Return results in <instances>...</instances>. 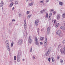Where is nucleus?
<instances>
[{
    "label": "nucleus",
    "instance_id": "f257e3e1",
    "mask_svg": "<svg viewBox=\"0 0 65 65\" xmlns=\"http://www.w3.org/2000/svg\"><path fill=\"white\" fill-rule=\"evenodd\" d=\"M6 44V47L8 51H10V48H9V43L8 40H6L5 41Z\"/></svg>",
    "mask_w": 65,
    "mask_h": 65
},
{
    "label": "nucleus",
    "instance_id": "f03ea898",
    "mask_svg": "<svg viewBox=\"0 0 65 65\" xmlns=\"http://www.w3.org/2000/svg\"><path fill=\"white\" fill-rule=\"evenodd\" d=\"M56 34L57 35H58L59 37H62L63 35L61 34V31L60 30H59L57 31L56 32Z\"/></svg>",
    "mask_w": 65,
    "mask_h": 65
},
{
    "label": "nucleus",
    "instance_id": "7ed1b4c3",
    "mask_svg": "<svg viewBox=\"0 0 65 65\" xmlns=\"http://www.w3.org/2000/svg\"><path fill=\"white\" fill-rule=\"evenodd\" d=\"M35 42L36 44L37 45H39V42H38V39L37 38V37H35Z\"/></svg>",
    "mask_w": 65,
    "mask_h": 65
},
{
    "label": "nucleus",
    "instance_id": "20e7f679",
    "mask_svg": "<svg viewBox=\"0 0 65 65\" xmlns=\"http://www.w3.org/2000/svg\"><path fill=\"white\" fill-rule=\"evenodd\" d=\"M23 43V40L22 39H20L18 41V43L19 45H20L22 44Z\"/></svg>",
    "mask_w": 65,
    "mask_h": 65
},
{
    "label": "nucleus",
    "instance_id": "39448f33",
    "mask_svg": "<svg viewBox=\"0 0 65 65\" xmlns=\"http://www.w3.org/2000/svg\"><path fill=\"white\" fill-rule=\"evenodd\" d=\"M50 29H51V27L49 26V27L47 28V35H49V34H50Z\"/></svg>",
    "mask_w": 65,
    "mask_h": 65
},
{
    "label": "nucleus",
    "instance_id": "423d86ee",
    "mask_svg": "<svg viewBox=\"0 0 65 65\" xmlns=\"http://www.w3.org/2000/svg\"><path fill=\"white\" fill-rule=\"evenodd\" d=\"M28 42L30 44H31V42H32V39H31V37L30 36H29V37L28 39Z\"/></svg>",
    "mask_w": 65,
    "mask_h": 65
},
{
    "label": "nucleus",
    "instance_id": "0eeeda50",
    "mask_svg": "<svg viewBox=\"0 0 65 65\" xmlns=\"http://www.w3.org/2000/svg\"><path fill=\"white\" fill-rule=\"evenodd\" d=\"M3 5H4V3L3 2V1H2L1 3L0 4V7H2V6H3Z\"/></svg>",
    "mask_w": 65,
    "mask_h": 65
},
{
    "label": "nucleus",
    "instance_id": "6e6552de",
    "mask_svg": "<svg viewBox=\"0 0 65 65\" xmlns=\"http://www.w3.org/2000/svg\"><path fill=\"white\" fill-rule=\"evenodd\" d=\"M60 52L61 54H64V55H65V52L63 50L60 49Z\"/></svg>",
    "mask_w": 65,
    "mask_h": 65
},
{
    "label": "nucleus",
    "instance_id": "1a4fd4ad",
    "mask_svg": "<svg viewBox=\"0 0 65 65\" xmlns=\"http://www.w3.org/2000/svg\"><path fill=\"white\" fill-rule=\"evenodd\" d=\"M51 51H52V49L50 47L48 48V52H47V54H50Z\"/></svg>",
    "mask_w": 65,
    "mask_h": 65
},
{
    "label": "nucleus",
    "instance_id": "9d476101",
    "mask_svg": "<svg viewBox=\"0 0 65 65\" xmlns=\"http://www.w3.org/2000/svg\"><path fill=\"white\" fill-rule=\"evenodd\" d=\"M61 16V15L60 14H58L57 15V20H59V19L60 18V16Z\"/></svg>",
    "mask_w": 65,
    "mask_h": 65
},
{
    "label": "nucleus",
    "instance_id": "9b49d317",
    "mask_svg": "<svg viewBox=\"0 0 65 65\" xmlns=\"http://www.w3.org/2000/svg\"><path fill=\"white\" fill-rule=\"evenodd\" d=\"M21 53H19L18 55L17 58H20L21 57Z\"/></svg>",
    "mask_w": 65,
    "mask_h": 65
},
{
    "label": "nucleus",
    "instance_id": "f8f14e48",
    "mask_svg": "<svg viewBox=\"0 0 65 65\" xmlns=\"http://www.w3.org/2000/svg\"><path fill=\"white\" fill-rule=\"evenodd\" d=\"M46 9H44L42 10L40 12V13H43L44 12H45V11Z\"/></svg>",
    "mask_w": 65,
    "mask_h": 65
},
{
    "label": "nucleus",
    "instance_id": "ddd939ff",
    "mask_svg": "<svg viewBox=\"0 0 65 65\" xmlns=\"http://www.w3.org/2000/svg\"><path fill=\"white\" fill-rule=\"evenodd\" d=\"M49 54H50V53H47V52L46 53H45V56H46V57L47 58V57H48Z\"/></svg>",
    "mask_w": 65,
    "mask_h": 65
},
{
    "label": "nucleus",
    "instance_id": "4468645a",
    "mask_svg": "<svg viewBox=\"0 0 65 65\" xmlns=\"http://www.w3.org/2000/svg\"><path fill=\"white\" fill-rule=\"evenodd\" d=\"M34 4V2H32L31 3H29V4L28 5L29 6H32L33 5V4Z\"/></svg>",
    "mask_w": 65,
    "mask_h": 65
},
{
    "label": "nucleus",
    "instance_id": "2eb2a0df",
    "mask_svg": "<svg viewBox=\"0 0 65 65\" xmlns=\"http://www.w3.org/2000/svg\"><path fill=\"white\" fill-rule=\"evenodd\" d=\"M13 5V3L12 2L9 5L10 7H12V5Z\"/></svg>",
    "mask_w": 65,
    "mask_h": 65
},
{
    "label": "nucleus",
    "instance_id": "dca6fc26",
    "mask_svg": "<svg viewBox=\"0 0 65 65\" xmlns=\"http://www.w3.org/2000/svg\"><path fill=\"white\" fill-rule=\"evenodd\" d=\"M24 27L25 31H26V29H27V25H24Z\"/></svg>",
    "mask_w": 65,
    "mask_h": 65
},
{
    "label": "nucleus",
    "instance_id": "f3484780",
    "mask_svg": "<svg viewBox=\"0 0 65 65\" xmlns=\"http://www.w3.org/2000/svg\"><path fill=\"white\" fill-rule=\"evenodd\" d=\"M60 29H62V30H64V29H65L64 26H61L60 27Z\"/></svg>",
    "mask_w": 65,
    "mask_h": 65
},
{
    "label": "nucleus",
    "instance_id": "a211bd4d",
    "mask_svg": "<svg viewBox=\"0 0 65 65\" xmlns=\"http://www.w3.org/2000/svg\"><path fill=\"white\" fill-rule=\"evenodd\" d=\"M38 20L37 19V20H36L35 23L36 24V25H37L38 24V22L37 21H38Z\"/></svg>",
    "mask_w": 65,
    "mask_h": 65
},
{
    "label": "nucleus",
    "instance_id": "6ab92c4d",
    "mask_svg": "<svg viewBox=\"0 0 65 65\" xmlns=\"http://www.w3.org/2000/svg\"><path fill=\"white\" fill-rule=\"evenodd\" d=\"M47 42V39L46 38L45 39V40L44 42V44H46V43Z\"/></svg>",
    "mask_w": 65,
    "mask_h": 65
},
{
    "label": "nucleus",
    "instance_id": "aec40b11",
    "mask_svg": "<svg viewBox=\"0 0 65 65\" xmlns=\"http://www.w3.org/2000/svg\"><path fill=\"white\" fill-rule=\"evenodd\" d=\"M44 37H41L40 38V40L42 41L44 40Z\"/></svg>",
    "mask_w": 65,
    "mask_h": 65
},
{
    "label": "nucleus",
    "instance_id": "412c9836",
    "mask_svg": "<svg viewBox=\"0 0 65 65\" xmlns=\"http://www.w3.org/2000/svg\"><path fill=\"white\" fill-rule=\"evenodd\" d=\"M48 14L47 13H46V18H48Z\"/></svg>",
    "mask_w": 65,
    "mask_h": 65
},
{
    "label": "nucleus",
    "instance_id": "4be33fe9",
    "mask_svg": "<svg viewBox=\"0 0 65 65\" xmlns=\"http://www.w3.org/2000/svg\"><path fill=\"white\" fill-rule=\"evenodd\" d=\"M14 43L12 41L11 45V46H13V45Z\"/></svg>",
    "mask_w": 65,
    "mask_h": 65
},
{
    "label": "nucleus",
    "instance_id": "5701e85b",
    "mask_svg": "<svg viewBox=\"0 0 65 65\" xmlns=\"http://www.w3.org/2000/svg\"><path fill=\"white\" fill-rule=\"evenodd\" d=\"M31 15L29 14L28 15V17H27V18H28V19H29L30 17H31Z\"/></svg>",
    "mask_w": 65,
    "mask_h": 65
},
{
    "label": "nucleus",
    "instance_id": "b1692460",
    "mask_svg": "<svg viewBox=\"0 0 65 65\" xmlns=\"http://www.w3.org/2000/svg\"><path fill=\"white\" fill-rule=\"evenodd\" d=\"M17 59L18 62H20V58H18L17 57Z\"/></svg>",
    "mask_w": 65,
    "mask_h": 65
},
{
    "label": "nucleus",
    "instance_id": "393cba45",
    "mask_svg": "<svg viewBox=\"0 0 65 65\" xmlns=\"http://www.w3.org/2000/svg\"><path fill=\"white\" fill-rule=\"evenodd\" d=\"M24 25H27V23H26V19L24 20Z\"/></svg>",
    "mask_w": 65,
    "mask_h": 65
},
{
    "label": "nucleus",
    "instance_id": "a878e982",
    "mask_svg": "<svg viewBox=\"0 0 65 65\" xmlns=\"http://www.w3.org/2000/svg\"><path fill=\"white\" fill-rule=\"evenodd\" d=\"M8 32L9 34H11V31H10V30H8Z\"/></svg>",
    "mask_w": 65,
    "mask_h": 65
},
{
    "label": "nucleus",
    "instance_id": "bb28decb",
    "mask_svg": "<svg viewBox=\"0 0 65 65\" xmlns=\"http://www.w3.org/2000/svg\"><path fill=\"white\" fill-rule=\"evenodd\" d=\"M29 13H30L29 11H27V12H26L27 14H29Z\"/></svg>",
    "mask_w": 65,
    "mask_h": 65
},
{
    "label": "nucleus",
    "instance_id": "cd10ccee",
    "mask_svg": "<svg viewBox=\"0 0 65 65\" xmlns=\"http://www.w3.org/2000/svg\"><path fill=\"white\" fill-rule=\"evenodd\" d=\"M44 47H46V44H44Z\"/></svg>",
    "mask_w": 65,
    "mask_h": 65
},
{
    "label": "nucleus",
    "instance_id": "c85d7f7f",
    "mask_svg": "<svg viewBox=\"0 0 65 65\" xmlns=\"http://www.w3.org/2000/svg\"><path fill=\"white\" fill-rule=\"evenodd\" d=\"M58 26H59V24H56V25L55 26L56 28H57V27Z\"/></svg>",
    "mask_w": 65,
    "mask_h": 65
},
{
    "label": "nucleus",
    "instance_id": "c756f323",
    "mask_svg": "<svg viewBox=\"0 0 65 65\" xmlns=\"http://www.w3.org/2000/svg\"><path fill=\"white\" fill-rule=\"evenodd\" d=\"M18 2L17 1H15V4H18Z\"/></svg>",
    "mask_w": 65,
    "mask_h": 65
},
{
    "label": "nucleus",
    "instance_id": "7c9ffc66",
    "mask_svg": "<svg viewBox=\"0 0 65 65\" xmlns=\"http://www.w3.org/2000/svg\"><path fill=\"white\" fill-rule=\"evenodd\" d=\"M59 4H60V5H61V6H62V5H63V4H62V2H60Z\"/></svg>",
    "mask_w": 65,
    "mask_h": 65
},
{
    "label": "nucleus",
    "instance_id": "2f4dec72",
    "mask_svg": "<svg viewBox=\"0 0 65 65\" xmlns=\"http://www.w3.org/2000/svg\"><path fill=\"white\" fill-rule=\"evenodd\" d=\"M14 60H17V57H16V56H15L14 57Z\"/></svg>",
    "mask_w": 65,
    "mask_h": 65
},
{
    "label": "nucleus",
    "instance_id": "473e14b6",
    "mask_svg": "<svg viewBox=\"0 0 65 65\" xmlns=\"http://www.w3.org/2000/svg\"><path fill=\"white\" fill-rule=\"evenodd\" d=\"M50 60H51V58H50V57H49V58H48V61H49V62H50Z\"/></svg>",
    "mask_w": 65,
    "mask_h": 65
},
{
    "label": "nucleus",
    "instance_id": "72a5a7b5",
    "mask_svg": "<svg viewBox=\"0 0 65 65\" xmlns=\"http://www.w3.org/2000/svg\"><path fill=\"white\" fill-rule=\"evenodd\" d=\"M60 61L61 63H63V60H61V59H60Z\"/></svg>",
    "mask_w": 65,
    "mask_h": 65
},
{
    "label": "nucleus",
    "instance_id": "f704fd0d",
    "mask_svg": "<svg viewBox=\"0 0 65 65\" xmlns=\"http://www.w3.org/2000/svg\"><path fill=\"white\" fill-rule=\"evenodd\" d=\"M32 47H31V48L30 49V51L31 53H32Z\"/></svg>",
    "mask_w": 65,
    "mask_h": 65
},
{
    "label": "nucleus",
    "instance_id": "c9c22d12",
    "mask_svg": "<svg viewBox=\"0 0 65 65\" xmlns=\"http://www.w3.org/2000/svg\"><path fill=\"white\" fill-rule=\"evenodd\" d=\"M63 43H65V40H63L62 41Z\"/></svg>",
    "mask_w": 65,
    "mask_h": 65
},
{
    "label": "nucleus",
    "instance_id": "e433bc0d",
    "mask_svg": "<svg viewBox=\"0 0 65 65\" xmlns=\"http://www.w3.org/2000/svg\"><path fill=\"white\" fill-rule=\"evenodd\" d=\"M56 13V12L55 11H54L53 12V14H54V15H55Z\"/></svg>",
    "mask_w": 65,
    "mask_h": 65
},
{
    "label": "nucleus",
    "instance_id": "4c0bfd02",
    "mask_svg": "<svg viewBox=\"0 0 65 65\" xmlns=\"http://www.w3.org/2000/svg\"><path fill=\"white\" fill-rule=\"evenodd\" d=\"M51 59L52 60H54V59H55L54 58V57L53 56H52L51 57Z\"/></svg>",
    "mask_w": 65,
    "mask_h": 65
},
{
    "label": "nucleus",
    "instance_id": "58836bf2",
    "mask_svg": "<svg viewBox=\"0 0 65 65\" xmlns=\"http://www.w3.org/2000/svg\"><path fill=\"white\" fill-rule=\"evenodd\" d=\"M52 60L53 63H54V62H55V59Z\"/></svg>",
    "mask_w": 65,
    "mask_h": 65
},
{
    "label": "nucleus",
    "instance_id": "ea45409f",
    "mask_svg": "<svg viewBox=\"0 0 65 65\" xmlns=\"http://www.w3.org/2000/svg\"><path fill=\"white\" fill-rule=\"evenodd\" d=\"M65 15V14H62V17H64V16Z\"/></svg>",
    "mask_w": 65,
    "mask_h": 65
},
{
    "label": "nucleus",
    "instance_id": "a19ab883",
    "mask_svg": "<svg viewBox=\"0 0 65 65\" xmlns=\"http://www.w3.org/2000/svg\"><path fill=\"white\" fill-rule=\"evenodd\" d=\"M59 59H60V57L59 56H58L57 57V59L58 60H59Z\"/></svg>",
    "mask_w": 65,
    "mask_h": 65
},
{
    "label": "nucleus",
    "instance_id": "79ce46f5",
    "mask_svg": "<svg viewBox=\"0 0 65 65\" xmlns=\"http://www.w3.org/2000/svg\"><path fill=\"white\" fill-rule=\"evenodd\" d=\"M40 2L41 3H43V2L42 1V0H41Z\"/></svg>",
    "mask_w": 65,
    "mask_h": 65
},
{
    "label": "nucleus",
    "instance_id": "37998d69",
    "mask_svg": "<svg viewBox=\"0 0 65 65\" xmlns=\"http://www.w3.org/2000/svg\"><path fill=\"white\" fill-rule=\"evenodd\" d=\"M52 13H50L49 14V15H51V16H52Z\"/></svg>",
    "mask_w": 65,
    "mask_h": 65
},
{
    "label": "nucleus",
    "instance_id": "c03bdc74",
    "mask_svg": "<svg viewBox=\"0 0 65 65\" xmlns=\"http://www.w3.org/2000/svg\"><path fill=\"white\" fill-rule=\"evenodd\" d=\"M38 29H39V28H38V30H37V32H38V34H39V30H38Z\"/></svg>",
    "mask_w": 65,
    "mask_h": 65
},
{
    "label": "nucleus",
    "instance_id": "a18cd8bd",
    "mask_svg": "<svg viewBox=\"0 0 65 65\" xmlns=\"http://www.w3.org/2000/svg\"><path fill=\"white\" fill-rule=\"evenodd\" d=\"M12 22H14V21H15V20L14 19H13L12 20Z\"/></svg>",
    "mask_w": 65,
    "mask_h": 65
},
{
    "label": "nucleus",
    "instance_id": "49530a36",
    "mask_svg": "<svg viewBox=\"0 0 65 65\" xmlns=\"http://www.w3.org/2000/svg\"><path fill=\"white\" fill-rule=\"evenodd\" d=\"M14 9V7H13V8H12V10H13Z\"/></svg>",
    "mask_w": 65,
    "mask_h": 65
},
{
    "label": "nucleus",
    "instance_id": "de8ad7c7",
    "mask_svg": "<svg viewBox=\"0 0 65 65\" xmlns=\"http://www.w3.org/2000/svg\"><path fill=\"white\" fill-rule=\"evenodd\" d=\"M40 44L41 45H42V44H43V43H42V42H41L40 43Z\"/></svg>",
    "mask_w": 65,
    "mask_h": 65
},
{
    "label": "nucleus",
    "instance_id": "09e8293b",
    "mask_svg": "<svg viewBox=\"0 0 65 65\" xmlns=\"http://www.w3.org/2000/svg\"><path fill=\"white\" fill-rule=\"evenodd\" d=\"M12 24V23H10V24L9 25V26H11V25Z\"/></svg>",
    "mask_w": 65,
    "mask_h": 65
},
{
    "label": "nucleus",
    "instance_id": "8fccbe9b",
    "mask_svg": "<svg viewBox=\"0 0 65 65\" xmlns=\"http://www.w3.org/2000/svg\"><path fill=\"white\" fill-rule=\"evenodd\" d=\"M49 1H50V0H46V3H47L48 2H49Z\"/></svg>",
    "mask_w": 65,
    "mask_h": 65
},
{
    "label": "nucleus",
    "instance_id": "3c124183",
    "mask_svg": "<svg viewBox=\"0 0 65 65\" xmlns=\"http://www.w3.org/2000/svg\"><path fill=\"white\" fill-rule=\"evenodd\" d=\"M60 12H63L62 11V10H60Z\"/></svg>",
    "mask_w": 65,
    "mask_h": 65
},
{
    "label": "nucleus",
    "instance_id": "603ef678",
    "mask_svg": "<svg viewBox=\"0 0 65 65\" xmlns=\"http://www.w3.org/2000/svg\"><path fill=\"white\" fill-rule=\"evenodd\" d=\"M51 11H53V9H51Z\"/></svg>",
    "mask_w": 65,
    "mask_h": 65
},
{
    "label": "nucleus",
    "instance_id": "864d4df0",
    "mask_svg": "<svg viewBox=\"0 0 65 65\" xmlns=\"http://www.w3.org/2000/svg\"><path fill=\"white\" fill-rule=\"evenodd\" d=\"M48 19H49V20H50V21L51 20V18H48Z\"/></svg>",
    "mask_w": 65,
    "mask_h": 65
},
{
    "label": "nucleus",
    "instance_id": "5fc2aeb1",
    "mask_svg": "<svg viewBox=\"0 0 65 65\" xmlns=\"http://www.w3.org/2000/svg\"><path fill=\"white\" fill-rule=\"evenodd\" d=\"M13 0H10V2H12Z\"/></svg>",
    "mask_w": 65,
    "mask_h": 65
},
{
    "label": "nucleus",
    "instance_id": "6e6d98bb",
    "mask_svg": "<svg viewBox=\"0 0 65 65\" xmlns=\"http://www.w3.org/2000/svg\"><path fill=\"white\" fill-rule=\"evenodd\" d=\"M51 17V16L50 15H49V17L48 18H50Z\"/></svg>",
    "mask_w": 65,
    "mask_h": 65
},
{
    "label": "nucleus",
    "instance_id": "4d7b16f0",
    "mask_svg": "<svg viewBox=\"0 0 65 65\" xmlns=\"http://www.w3.org/2000/svg\"><path fill=\"white\" fill-rule=\"evenodd\" d=\"M32 58L33 59H35V57L34 56H33Z\"/></svg>",
    "mask_w": 65,
    "mask_h": 65
},
{
    "label": "nucleus",
    "instance_id": "13d9d810",
    "mask_svg": "<svg viewBox=\"0 0 65 65\" xmlns=\"http://www.w3.org/2000/svg\"><path fill=\"white\" fill-rule=\"evenodd\" d=\"M24 60H25V59H23V61H24Z\"/></svg>",
    "mask_w": 65,
    "mask_h": 65
},
{
    "label": "nucleus",
    "instance_id": "bf43d9fd",
    "mask_svg": "<svg viewBox=\"0 0 65 65\" xmlns=\"http://www.w3.org/2000/svg\"><path fill=\"white\" fill-rule=\"evenodd\" d=\"M28 0H27L26 2H28Z\"/></svg>",
    "mask_w": 65,
    "mask_h": 65
},
{
    "label": "nucleus",
    "instance_id": "052dcab7",
    "mask_svg": "<svg viewBox=\"0 0 65 65\" xmlns=\"http://www.w3.org/2000/svg\"><path fill=\"white\" fill-rule=\"evenodd\" d=\"M43 29H41V31H43Z\"/></svg>",
    "mask_w": 65,
    "mask_h": 65
},
{
    "label": "nucleus",
    "instance_id": "680f3d73",
    "mask_svg": "<svg viewBox=\"0 0 65 65\" xmlns=\"http://www.w3.org/2000/svg\"><path fill=\"white\" fill-rule=\"evenodd\" d=\"M59 45L60 46L61 45V44H60Z\"/></svg>",
    "mask_w": 65,
    "mask_h": 65
},
{
    "label": "nucleus",
    "instance_id": "e2e57ef3",
    "mask_svg": "<svg viewBox=\"0 0 65 65\" xmlns=\"http://www.w3.org/2000/svg\"><path fill=\"white\" fill-rule=\"evenodd\" d=\"M26 34L27 35L28 34H27V33H26Z\"/></svg>",
    "mask_w": 65,
    "mask_h": 65
},
{
    "label": "nucleus",
    "instance_id": "0e129e2a",
    "mask_svg": "<svg viewBox=\"0 0 65 65\" xmlns=\"http://www.w3.org/2000/svg\"><path fill=\"white\" fill-rule=\"evenodd\" d=\"M14 62V63H16V61H15Z\"/></svg>",
    "mask_w": 65,
    "mask_h": 65
},
{
    "label": "nucleus",
    "instance_id": "69168bd1",
    "mask_svg": "<svg viewBox=\"0 0 65 65\" xmlns=\"http://www.w3.org/2000/svg\"><path fill=\"white\" fill-rule=\"evenodd\" d=\"M55 23V21L54 22V23Z\"/></svg>",
    "mask_w": 65,
    "mask_h": 65
},
{
    "label": "nucleus",
    "instance_id": "338daca9",
    "mask_svg": "<svg viewBox=\"0 0 65 65\" xmlns=\"http://www.w3.org/2000/svg\"><path fill=\"white\" fill-rule=\"evenodd\" d=\"M33 0H30V1H32Z\"/></svg>",
    "mask_w": 65,
    "mask_h": 65
},
{
    "label": "nucleus",
    "instance_id": "774afa93",
    "mask_svg": "<svg viewBox=\"0 0 65 65\" xmlns=\"http://www.w3.org/2000/svg\"><path fill=\"white\" fill-rule=\"evenodd\" d=\"M19 16H20V15H19Z\"/></svg>",
    "mask_w": 65,
    "mask_h": 65
}]
</instances>
